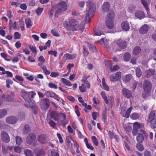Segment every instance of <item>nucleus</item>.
<instances>
[{
  "label": "nucleus",
  "instance_id": "4d7b16f0",
  "mask_svg": "<svg viewBox=\"0 0 156 156\" xmlns=\"http://www.w3.org/2000/svg\"><path fill=\"white\" fill-rule=\"evenodd\" d=\"M115 77L117 80H119L120 79L121 76V73L120 72H117L115 75Z\"/></svg>",
  "mask_w": 156,
  "mask_h": 156
},
{
  "label": "nucleus",
  "instance_id": "3c124183",
  "mask_svg": "<svg viewBox=\"0 0 156 156\" xmlns=\"http://www.w3.org/2000/svg\"><path fill=\"white\" fill-rule=\"evenodd\" d=\"M140 127V125L137 122L134 123L133 128L138 130Z\"/></svg>",
  "mask_w": 156,
  "mask_h": 156
},
{
  "label": "nucleus",
  "instance_id": "052dcab7",
  "mask_svg": "<svg viewBox=\"0 0 156 156\" xmlns=\"http://www.w3.org/2000/svg\"><path fill=\"white\" fill-rule=\"evenodd\" d=\"M48 86L51 88H54L55 89L58 88L56 85L52 83H49L48 84Z\"/></svg>",
  "mask_w": 156,
  "mask_h": 156
},
{
  "label": "nucleus",
  "instance_id": "473e14b6",
  "mask_svg": "<svg viewBox=\"0 0 156 156\" xmlns=\"http://www.w3.org/2000/svg\"><path fill=\"white\" fill-rule=\"evenodd\" d=\"M151 0H141L142 4L145 8L147 9V6L149 4Z\"/></svg>",
  "mask_w": 156,
  "mask_h": 156
},
{
  "label": "nucleus",
  "instance_id": "2f4dec72",
  "mask_svg": "<svg viewBox=\"0 0 156 156\" xmlns=\"http://www.w3.org/2000/svg\"><path fill=\"white\" fill-rule=\"evenodd\" d=\"M7 114V110L5 109H0V119L4 117Z\"/></svg>",
  "mask_w": 156,
  "mask_h": 156
},
{
  "label": "nucleus",
  "instance_id": "69168bd1",
  "mask_svg": "<svg viewBox=\"0 0 156 156\" xmlns=\"http://www.w3.org/2000/svg\"><path fill=\"white\" fill-rule=\"evenodd\" d=\"M67 124V122L64 120H62L58 123L59 125L62 126H65Z\"/></svg>",
  "mask_w": 156,
  "mask_h": 156
},
{
  "label": "nucleus",
  "instance_id": "a19ab883",
  "mask_svg": "<svg viewBox=\"0 0 156 156\" xmlns=\"http://www.w3.org/2000/svg\"><path fill=\"white\" fill-rule=\"evenodd\" d=\"M45 152L44 150H39L37 152L36 156H44Z\"/></svg>",
  "mask_w": 156,
  "mask_h": 156
},
{
  "label": "nucleus",
  "instance_id": "c85d7f7f",
  "mask_svg": "<svg viewBox=\"0 0 156 156\" xmlns=\"http://www.w3.org/2000/svg\"><path fill=\"white\" fill-rule=\"evenodd\" d=\"M131 58V55L128 53H126L123 56L124 60L125 61L128 62L129 61Z\"/></svg>",
  "mask_w": 156,
  "mask_h": 156
},
{
  "label": "nucleus",
  "instance_id": "58836bf2",
  "mask_svg": "<svg viewBox=\"0 0 156 156\" xmlns=\"http://www.w3.org/2000/svg\"><path fill=\"white\" fill-rule=\"evenodd\" d=\"M102 83L103 88L106 90L108 91L109 90V87L105 83V80L104 78L102 79Z\"/></svg>",
  "mask_w": 156,
  "mask_h": 156
},
{
  "label": "nucleus",
  "instance_id": "6e6552de",
  "mask_svg": "<svg viewBox=\"0 0 156 156\" xmlns=\"http://www.w3.org/2000/svg\"><path fill=\"white\" fill-rule=\"evenodd\" d=\"M122 95L127 98H130L132 96V93L129 90L124 88L122 89Z\"/></svg>",
  "mask_w": 156,
  "mask_h": 156
},
{
  "label": "nucleus",
  "instance_id": "dca6fc26",
  "mask_svg": "<svg viewBox=\"0 0 156 156\" xmlns=\"http://www.w3.org/2000/svg\"><path fill=\"white\" fill-rule=\"evenodd\" d=\"M38 141L41 143L44 144L47 142L46 136L44 135H40L37 137Z\"/></svg>",
  "mask_w": 156,
  "mask_h": 156
},
{
  "label": "nucleus",
  "instance_id": "bb28decb",
  "mask_svg": "<svg viewBox=\"0 0 156 156\" xmlns=\"http://www.w3.org/2000/svg\"><path fill=\"white\" fill-rule=\"evenodd\" d=\"M25 23L27 27L28 28H30L32 25V22L30 19H27L25 20Z\"/></svg>",
  "mask_w": 156,
  "mask_h": 156
},
{
  "label": "nucleus",
  "instance_id": "37998d69",
  "mask_svg": "<svg viewBox=\"0 0 156 156\" xmlns=\"http://www.w3.org/2000/svg\"><path fill=\"white\" fill-rule=\"evenodd\" d=\"M94 33L95 35L100 36L103 34V32L100 31L99 29H95L94 31Z\"/></svg>",
  "mask_w": 156,
  "mask_h": 156
},
{
  "label": "nucleus",
  "instance_id": "774afa93",
  "mask_svg": "<svg viewBox=\"0 0 156 156\" xmlns=\"http://www.w3.org/2000/svg\"><path fill=\"white\" fill-rule=\"evenodd\" d=\"M132 129V127L129 126H126L125 128V130L128 133H129L131 131Z\"/></svg>",
  "mask_w": 156,
  "mask_h": 156
},
{
  "label": "nucleus",
  "instance_id": "f257e3e1",
  "mask_svg": "<svg viewBox=\"0 0 156 156\" xmlns=\"http://www.w3.org/2000/svg\"><path fill=\"white\" fill-rule=\"evenodd\" d=\"M87 7L85 19L86 23H90V16L92 17L94 13L95 6L93 3L89 2H87Z\"/></svg>",
  "mask_w": 156,
  "mask_h": 156
},
{
  "label": "nucleus",
  "instance_id": "0eeeda50",
  "mask_svg": "<svg viewBox=\"0 0 156 156\" xmlns=\"http://www.w3.org/2000/svg\"><path fill=\"white\" fill-rule=\"evenodd\" d=\"M17 121V118L14 116L11 115L7 117L6 118L5 121L8 124H13Z\"/></svg>",
  "mask_w": 156,
  "mask_h": 156
},
{
  "label": "nucleus",
  "instance_id": "6e6d98bb",
  "mask_svg": "<svg viewBox=\"0 0 156 156\" xmlns=\"http://www.w3.org/2000/svg\"><path fill=\"white\" fill-rule=\"evenodd\" d=\"M49 156H58V153L55 150H53L49 153Z\"/></svg>",
  "mask_w": 156,
  "mask_h": 156
},
{
  "label": "nucleus",
  "instance_id": "79ce46f5",
  "mask_svg": "<svg viewBox=\"0 0 156 156\" xmlns=\"http://www.w3.org/2000/svg\"><path fill=\"white\" fill-rule=\"evenodd\" d=\"M140 115L136 113H132L130 116L131 118L133 119H138Z\"/></svg>",
  "mask_w": 156,
  "mask_h": 156
},
{
  "label": "nucleus",
  "instance_id": "a18cd8bd",
  "mask_svg": "<svg viewBox=\"0 0 156 156\" xmlns=\"http://www.w3.org/2000/svg\"><path fill=\"white\" fill-rule=\"evenodd\" d=\"M136 147L139 151H142L144 150V148L143 145L140 143H137L136 144Z\"/></svg>",
  "mask_w": 156,
  "mask_h": 156
},
{
  "label": "nucleus",
  "instance_id": "72a5a7b5",
  "mask_svg": "<svg viewBox=\"0 0 156 156\" xmlns=\"http://www.w3.org/2000/svg\"><path fill=\"white\" fill-rule=\"evenodd\" d=\"M45 94L48 97H50L55 98V94L54 92H51L49 91H48L45 92Z\"/></svg>",
  "mask_w": 156,
  "mask_h": 156
},
{
  "label": "nucleus",
  "instance_id": "393cba45",
  "mask_svg": "<svg viewBox=\"0 0 156 156\" xmlns=\"http://www.w3.org/2000/svg\"><path fill=\"white\" fill-rule=\"evenodd\" d=\"M24 153L26 156H34V153L32 151L28 149L24 150Z\"/></svg>",
  "mask_w": 156,
  "mask_h": 156
},
{
  "label": "nucleus",
  "instance_id": "338daca9",
  "mask_svg": "<svg viewBox=\"0 0 156 156\" xmlns=\"http://www.w3.org/2000/svg\"><path fill=\"white\" fill-rule=\"evenodd\" d=\"M59 75V73L58 72H52L50 75V76L53 77H56Z\"/></svg>",
  "mask_w": 156,
  "mask_h": 156
},
{
  "label": "nucleus",
  "instance_id": "4c0bfd02",
  "mask_svg": "<svg viewBox=\"0 0 156 156\" xmlns=\"http://www.w3.org/2000/svg\"><path fill=\"white\" fill-rule=\"evenodd\" d=\"M21 96L24 100L26 98L29 97V93L24 90H23L22 91Z\"/></svg>",
  "mask_w": 156,
  "mask_h": 156
},
{
  "label": "nucleus",
  "instance_id": "cd10ccee",
  "mask_svg": "<svg viewBox=\"0 0 156 156\" xmlns=\"http://www.w3.org/2000/svg\"><path fill=\"white\" fill-rule=\"evenodd\" d=\"M82 81L83 84L85 85V87L87 88H89L90 87V84L87 80V78L86 77L83 78L82 80Z\"/></svg>",
  "mask_w": 156,
  "mask_h": 156
},
{
  "label": "nucleus",
  "instance_id": "f03ea898",
  "mask_svg": "<svg viewBox=\"0 0 156 156\" xmlns=\"http://www.w3.org/2000/svg\"><path fill=\"white\" fill-rule=\"evenodd\" d=\"M69 25L70 29L73 31L79 30L80 33H82L84 29L83 23L80 25L78 22L74 19H70L69 21Z\"/></svg>",
  "mask_w": 156,
  "mask_h": 156
},
{
  "label": "nucleus",
  "instance_id": "aec40b11",
  "mask_svg": "<svg viewBox=\"0 0 156 156\" xmlns=\"http://www.w3.org/2000/svg\"><path fill=\"white\" fill-rule=\"evenodd\" d=\"M31 108L33 110V112L34 114H36L37 113V109L35 105L32 101L31 100L28 102Z\"/></svg>",
  "mask_w": 156,
  "mask_h": 156
},
{
  "label": "nucleus",
  "instance_id": "c03bdc74",
  "mask_svg": "<svg viewBox=\"0 0 156 156\" xmlns=\"http://www.w3.org/2000/svg\"><path fill=\"white\" fill-rule=\"evenodd\" d=\"M44 10L43 8L38 7L36 10V13L38 16H40Z\"/></svg>",
  "mask_w": 156,
  "mask_h": 156
},
{
  "label": "nucleus",
  "instance_id": "5fc2aeb1",
  "mask_svg": "<svg viewBox=\"0 0 156 156\" xmlns=\"http://www.w3.org/2000/svg\"><path fill=\"white\" fill-rule=\"evenodd\" d=\"M6 87L9 88L10 87V85H12L13 83L12 81L10 79H7L6 80Z\"/></svg>",
  "mask_w": 156,
  "mask_h": 156
},
{
  "label": "nucleus",
  "instance_id": "1a4fd4ad",
  "mask_svg": "<svg viewBox=\"0 0 156 156\" xmlns=\"http://www.w3.org/2000/svg\"><path fill=\"white\" fill-rule=\"evenodd\" d=\"M1 139L4 142L8 143L9 142L10 139L8 134L5 131H3L2 132L1 134Z\"/></svg>",
  "mask_w": 156,
  "mask_h": 156
},
{
  "label": "nucleus",
  "instance_id": "7ed1b4c3",
  "mask_svg": "<svg viewBox=\"0 0 156 156\" xmlns=\"http://www.w3.org/2000/svg\"><path fill=\"white\" fill-rule=\"evenodd\" d=\"M57 8L58 10L55 14V16L56 17H58V15L60 14V12L62 11H65L67 9V5L66 4L62 1L59 3L57 5Z\"/></svg>",
  "mask_w": 156,
  "mask_h": 156
},
{
  "label": "nucleus",
  "instance_id": "9d476101",
  "mask_svg": "<svg viewBox=\"0 0 156 156\" xmlns=\"http://www.w3.org/2000/svg\"><path fill=\"white\" fill-rule=\"evenodd\" d=\"M116 44L119 47L122 49L125 48L127 46L126 41L121 38L117 41Z\"/></svg>",
  "mask_w": 156,
  "mask_h": 156
},
{
  "label": "nucleus",
  "instance_id": "9b49d317",
  "mask_svg": "<svg viewBox=\"0 0 156 156\" xmlns=\"http://www.w3.org/2000/svg\"><path fill=\"white\" fill-rule=\"evenodd\" d=\"M49 114L51 118H53L55 121H58L60 119V114L56 111H52Z\"/></svg>",
  "mask_w": 156,
  "mask_h": 156
},
{
  "label": "nucleus",
  "instance_id": "c9c22d12",
  "mask_svg": "<svg viewBox=\"0 0 156 156\" xmlns=\"http://www.w3.org/2000/svg\"><path fill=\"white\" fill-rule=\"evenodd\" d=\"M155 72V70L154 69H149L147 71V74L146 76V78H148L151 75H154Z\"/></svg>",
  "mask_w": 156,
  "mask_h": 156
},
{
  "label": "nucleus",
  "instance_id": "f3484780",
  "mask_svg": "<svg viewBox=\"0 0 156 156\" xmlns=\"http://www.w3.org/2000/svg\"><path fill=\"white\" fill-rule=\"evenodd\" d=\"M110 7V5L108 2H104L101 7L102 11L104 12H107L109 10Z\"/></svg>",
  "mask_w": 156,
  "mask_h": 156
},
{
  "label": "nucleus",
  "instance_id": "6ab92c4d",
  "mask_svg": "<svg viewBox=\"0 0 156 156\" xmlns=\"http://www.w3.org/2000/svg\"><path fill=\"white\" fill-rule=\"evenodd\" d=\"M135 15L136 17L140 19L143 18L145 17L144 13L140 11L136 12Z\"/></svg>",
  "mask_w": 156,
  "mask_h": 156
},
{
  "label": "nucleus",
  "instance_id": "412c9836",
  "mask_svg": "<svg viewBox=\"0 0 156 156\" xmlns=\"http://www.w3.org/2000/svg\"><path fill=\"white\" fill-rule=\"evenodd\" d=\"M105 23L106 27L109 29H112L114 27L113 20H107Z\"/></svg>",
  "mask_w": 156,
  "mask_h": 156
},
{
  "label": "nucleus",
  "instance_id": "a878e982",
  "mask_svg": "<svg viewBox=\"0 0 156 156\" xmlns=\"http://www.w3.org/2000/svg\"><path fill=\"white\" fill-rule=\"evenodd\" d=\"M141 50L139 46H136L133 49V54L137 55L140 53Z\"/></svg>",
  "mask_w": 156,
  "mask_h": 156
},
{
  "label": "nucleus",
  "instance_id": "13d9d810",
  "mask_svg": "<svg viewBox=\"0 0 156 156\" xmlns=\"http://www.w3.org/2000/svg\"><path fill=\"white\" fill-rule=\"evenodd\" d=\"M18 117L21 120H22L24 119L25 118V114L23 112H21L19 114Z\"/></svg>",
  "mask_w": 156,
  "mask_h": 156
},
{
  "label": "nucleus",
  "instance_id": "e433bc0d",
  "mask_svg": "<svg viewBox=\"0 0 156 156\" xmlns=\"http://www.w3.org/2000/svg\"><path fill=\"white\" fill-rule=\"evenodd\" d=\"M136 75L138 77H140L141 76L142 72L140 68L137 67L136 69Z\"/></svg>",
  "mask_w": 156,
  "mask_h": 156
},
{
  "label": "nucleus",
  "instance_id": "b1692460",
  "mask_svg": "<svg viewBox=\"0 0 156 156\" xmlns=\"http://www.w3.org/2000/svg\"><path fill=\"white\" fill-rule=\"evenodd\" d=\"M136 140L139 143H142L144 140V137L142 134L139 133L136 137Z\"/></svg>",
  "mask_w": 156,
  "mask_h": 156
},
{
  "label": "nucleus",
  "instance_id": "39448f33",
  "mask_svg": "<svg viewBox=\"0 0 156 156\" xmlns=\"http://www.w3.org/2000/svg\"><path fill=\"white\" fill-rule=\"evenodd\" d=\"M36 139L35 135L33 133H31L27 136L26 141L27 143L29 145H34L35 143Z\"/></svg>",
  "mask_w": 156,
  "mask_h": 156
},
{
  "label": "nucleus",
  "instance_id": "c756f323",
  "mask_svg": "<svg viewBox=\"0 0 156 156\" xmlns=\"http://www.w3.org/2000/svg\"><path fill=\"white\" fill-rule=\"evenodd\" d=\"M101 94L106 104H108L109 102L108 101H109V100L108 98V99H107V97L105 94V92L104 91H102L101 92Z\"/></svg>",
  "mask_w": 156,
  "mask_h": 156
},
{
  "label": "nucleus",
  "instance_id": "f8f14e48",
  "mask_svg": "<svg viewBox=\"0 0 156 156\" xmlns=\"http://www.w3.org/2000/svg\"><path fill=\"white\" fill-rule=\"evenodd\" d=\"M156 111L153 110L151 112L147 119L148 123H150L152 120L156 119Z\"/></svg>",
  "mask_w": 156,
  "mask_h": 156
},
{
  "label": "nucleus",
  "instance_id": "20e7f679",
  "mask_svg": "<svg viewBox=\"0 0 156 156\" xmlns=\"http://www.w3.org/2000/svg\"><path fill=\"white\" fill-rule=\"evenodd\" d=\"M152 83L150 81L145 80L143 83V88L145 96H146L151 91L152 88Z\"/></svg>",
  "mask_w": 156,
  "mask_h": 156
},
{
  "label": "nucleus",
  "instance_id": "49530a36",
  "mask_svg": "<svg viewBox=\"0 0 156 156\" xmlns=\"http://www.w3.org/2000/svg\"><path fill=\"white\" fill-rule=\"evenodd\" d=\"M150 122V126L152 128H156V119L152 120Z\"/></svg>",
  "mask_w": 156,
  "mask_h": 156
},
{
  "label": "nucleus",
  "instance_id": "8fccbe9b",
  "mask_svg": "<svg viewBox=\"0 0 156 156\" xmlns=\"http://www.w3.org/2000/svg\"><path fill=\"white\" fill-rule=\"evenodd\" d=\"M89 48L90 50L92 51L93 52H96L97 51L96 47L93 44H90L89 45Z\"/></svg>",
  "mask_w": 156,
  "mask_h": 156
},
{
  "label": "nucleus",
  "instance_id": "09e8293b",
  "mask_svg": "<svg viewBox=\"0 0 156 156\" xmlns=\"http://www.w3.org/2000/svg\"><path fill=\"white\" fill-rule=\"evenodd\" d=\"M16 143L18 145H20L22 142V140L21 138L19 136L16 137Z\"/></svg>",
  "mask_w": 156,
  "mask_h": 156
},
{
  "label": "nucleus",
  "instance_id": "680f3d73",
  "mask_svg": "<svg viewBox=\"0 0 156 156\" xmlns=\"http://www.w3.org/2000/svg\"><path fill=\"white\" fill-rule=\"evenodd\" d=\"M21 34L18 32H16L14 33V38L15 39H19L20 38Z\"/></svg>",
  "mask_w": 156,
  "mask_h": 156
},
{
  "label": "nucleus",
  "instance_id": "7c9ffc66",
  "mask_svg": "<svg viewBox=\"0 0 156 156\" xmlns=\"http://www.w3.org/2000/svg\"><path fill=\"white\" fill-rule=\"evenodd\" d=\"M114 17V13L112 11L110 12L107 16V20H113Z\"/></svg>",
  "mask_w": 156,
  "mask_h": 156
},
{
  "label": "nucleus",
  "instance_id": "4be33fe9",
  "mask_svg": "<svg viewBox=\"0 0 156 156\" xmlns=\"http://www.w3.org/2000/svg\"><path fill=\"white\" fill-rule=\"evenodd\" d=\"M132 78V76L131 74H129L123 76V80L125 83H128L130 81V80Z\"/></svg>",
  "mask_w": 156,
  "mask_h": 156
},
{
  "label": "nucleus",
  "instance_id": "bf43d9fd",
  "mask_svg": "<svg viewBox=\"0 0 156 156\" xmlns=\"http://www.w3.org/2000/svg\"><path fill=\"white\" fill-rule=\"evenodd\" d=\"M144 156H152L151 152L150 151L146 150L144 152Z\"/></svg>",
  "mask_w": 156,
  "mask_h": 156
},
{
  "label": "nucleus",
  "instance_id": "4468645a",
  "mask_svg": "<svg viewBox=\"0 0 156 156\" xmlns=\"http://www.w3.org/2000/svg\"><path fill=\"white\" fill-rule=\"evenodd\" d=\"M133 109L132 107L129 108L127 111L125 110H122L121 112V114L123 116L126 118L129 117L130 112Z\"/></svg>",
  "mask_w": 156,
  "mask_h": 156
},
{
  "label": "nucleus",
  "instance_id": "ea45409f",
  "mask_svg": "<svg viewBox=\"0 0 156 156\" xmlns=\"http://www.w3.org/2000/svg\"><path fill=\"white\" fill-rule=\"evenodd\" d=\"M62 82L65 83L66 85L69 86H72L71 83L68 80L66 79L62 78Z\"/></svg>",
  "mask_w": 156,
  "mask_h": 156
},
{
  "label": "nucleus",
  "instance_id": "ddd939ff",
  "mask_svg": "<svg viewBox=\"0 0 156 156\" xmlns=\"http://www.w3.org/2000/svg\"><path fill=\"white\" fill-rule=\"evenodd\" d=\"M149 27L147 24H144L140 29L139 33L141 34H146L148 32Z\"/></svg>",
  "mask_w": 156,
  "mask_h": 156
},
{
  "label": "nucleus",
  "instance_id": "e2e57ef3",
  "mask_svg": "<svg viewBox=\"0 0 156 156\" xmlns=\"http://www.w3.org/2000/svg\"><path fill=\"white\" fill-rule=\"evenodd\" d=\"M49 124L52 127L54 128H55L56 123L53 121L52 120L50 121L49 122Z\"/></svg>",
  "mask_w": 156,
  "mask_h": 156
},
{
  "label": "nucleus",
  "instance_id": "2eb2a0df",
  "mask_svg": "<svg viewBox=\"0 0 156 156\" xmlns=\"http://www.w3.org/2000/svg\"><path fill=\"white\" fill-rule=\"evenodd\" d=\"M121 27L122 29L126 31H128L130 28L129 23L126 21H123L122 23Z\"/></svg>",
  "mask_w": 156,
  "mask_h": 156
},
{
  "label": "nucleus",
  "instance_id": "f704fd0d",
  "mask_svg": "<svg viewBox=\"0 0 156 156\" xmlns=\"http://www.w3.org/2000/svg\"><path fill=\"white\" fill-rule=\"evenodd\" d=\"M136 6L133 5H130L128 7V11L129 12L132 13L135 10L136 8Z\"/></svg>",
  "mask_w": 156,
  "mask_h": 156
},
{
  "label": "nucleus",
  "instance_id": "864d4df0",
  "mask_svg": "<svg viewBox=\"0 0 156 156\" xmlns=\"http://www.w3.org/2000/svg\"><path fill=\"white\" fill-rule=\"evenodd\" d=\"M86 87H85V85H84V84H82L81 86L79 87V88L81 92H85L86 91Z\"/></svg>",
  "mask_w": 156,
  "mask_h": 156
},
{
  "label": "nucleus",
  "instance_id": "603ef678",
  "mask_svg": "<svg viewBox=\"0 0 156 156\" xmlns=\"http://www.w3.org/2000/svg\"><path fill=\"white\" fill-rule=\"evenodd\" d=\"M29 48L33 53H36V48L35 47H34L33 45H31L30 46Z\"/></svg>",
  "mask_w": 156,
  "mask_h": 156
},
{
  "label": "nucleus",
  "instance_id": "a211bd4d",
  "mask_svg": "<svg viewBox=\"0 0 156 156\" xmlns=\"http://www.w3.org/2000/svg\"><path fill=\"white\" fill-rule=\"evenodd\" d=\"M76 57V54L71 55L68 53H67L64 55L63 56L64 58L67 59H73Z\"/></svg>",
  "mask_w": 156,
  "mask_h": 156
},
{
  "label": "nucleus",
  "instance_id": "0e129e2a",
  "mask_svg": "<svg viewBox=\"0 0 156 156\" xmlns=\"http://www.w3.org/2000/svg\"><path fill=\"white\" fill-rule=\"evenodd\" d=\"M92 115L93 119L94 120H96L98 116V113L97 112H94L92 113Z\"/></svg>",
  "mask_w": 156,
  "mask_h": 156
},
{
  "label": "nucleus",
  "instance_id": "de8ad7c7",
  "mask_svg": "<svg viewBox=\"0 0 156 156\" xmlns=\"http://www.w3.org/2000/svg\"><path fill=\"white\" fill-rule=\"evenodd\" d=\"M92 140L93 142L96 146H97L98 145V140L96 137L95 136H92L91 137Z\"/></svg>",
  "mask_w": 156,
  "mask_h": 156
},
{
  "label": "nucleus",
  "instance_id": "5701e85b",
  "mask_svg": "<svg viewBox=\"0 0 156 156\" xmlns=\"http://www.w3.org/2000/svg\"><path fill=\"white\" fill-rule=\"evenodd\" d=\"M30 130L31 129L29 126L28 125H25L23 129V133L24 134H27L30 132Z\"/></svg>",
  "mask_w": 156,
  "mask_h": 156
},
{
  "label": "nucleus",
  "instance_id": "423d86ee",
  "mask_svg": "<svg viewBox=\"0 0 156 156\" xmlns=\"http://www.w3.org/2000/svg\"><path fill=\"white\" fill-rule=\"evenodd\" d=\"M41 107L42 109L46 110L49 108V100L47 98L41 99Z\"/></svg>",
  "mask_w": 156,
  "mask_h": 156
}]
</instances>
